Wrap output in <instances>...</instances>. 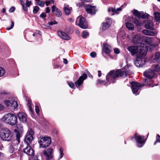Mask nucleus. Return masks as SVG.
Instances as JSON below:
<instances>
[{
	"mask_svg": "<svg viewBox=\"0 0 160 160\" xmlns=\"http://www.w3.org/2000/svg\"><path fill=\"white\" fill-rule=\"evenodd\" d=\"M132 73L127 66H125L124 68L121 70H118L116 71H111L106 76V79L109 84L115 82L116 78L120 76L123 77L131 75Z\"/></svg>",
	"mask_w": 160,
	"mask_h": 160,
	"instance_id": "nucleus-1",
	"label": "nucleus"
},
{
	"mask_svg": "<svg viewBox=\"0 0 160 160\" xmlns=\"http://www.w3.org/2000/svg\"><path fill=\"white\" fill-rule=\"evenodd\" d=\"M127 49L131 53L132 56L135 55L136 57H139L145 56L147 52L148 48L143 44L142 43L138 47L136 46H129Z\"/></svg>",
	"mask_w": 160,
	"mask_h": 160,
	"instance_id": "nucleus-2",
	"label": "nucleus"
},
{
	"mask_svg": "<svg viewBox=\"0 0 160 160\" xmlns=\"http://www.w3.org/2000/svg\"><path fill=\"white\" fill-rule=\"evenodd\" d=\"M2 120L9 124L14 126L17 122V118L15 115L9 113L5 114L2 118Z\"/></svg>",
	"mask_w": 160,
	"mask_h": 160,
	"instance_id": "nucleus-3",
	"label": "nucleus"
},
{
	"mask_svg": "<svg viewBox=\"0 0 160 160\" xmlns=\"http://www.w3.org/2000/svg\"><path fill=\"white\" fill-rule=\"evenodd\" d=\"M0 136L2 140L8 141L11 139L12 133L11 131L8 128H4L0 131Z\"/></svg>",
	"mask_w": 160,
	"mask_h": 160,
	"instance_id": "nucleus-4",
	"label": "nucleus"
},
{
	"mask_svg": "<svg viewBox=\"0 0 160 160\" xmlns=\"http://www.w3.org/2000/svg\"><path fill=\"white\" fill-rule=\"evenodd\" d=\"M40 147L45 148L51 143V139L49 137H43L38 141Z\"/></svg>",
	"mask_w": 160,
	"mask_h": 160,
	"instance_id": "nucleus-5",
	"label": "nucleus"
},
{
	"mask_svg": "<svg viewBox=\"0 0 160 160\" xmlns=\"http://www.w3.org/2000/svg\"><path fill=\"white\" fill-rule=\"evenodd\" d=\"M76 23L83 29H86L88 27V24L85 18L81 16H79L77 18Z\"/></svg>",
	"mask_w": 160,
	"mask_h": 160,
	"instance_id": "nucleus-6",
	"label": "nucleus"
},
{
	"mask_svg": "<svg viewBox=\"0 0 160 160\" xmlns=\"http://www.w3.org/2000/svg\"><path fill=\"white\" fill-rule=\"evenodd\" d=\"M6 105L9 108L12 109L16 108L18 107V103L15 99L11 98L4 101Z\"/></svg>",
	"mask_w": 160,
	"mask_h": 160,
	"instance_id": "nucleus-7",
	"label": "nucleus"
},
{
	"mask_svg": "<svg viewBox=\"0 0 160 160\" xmlns=\"http://www.w3.org/2000/svg\"><path fill=\"white\" fill-rule=\"evenodd\" d=\"M131 84L132 92L136 95L138 94V90L144 86L143 84H141L140 83L134 82H132Z\"/></svg>",
	"mask_w": 160,
	"mask_h": 160,
	"instance_id": "nucleus-8",
	"label": "nucleus"
},
{
	"mask_svg": "<svg viewBox=\"0 0 160 160\" xmlns=\"http://www.w3.org/2000/svg\"><path fill=\"white\" fill-rule=\"evenodd\" d=\"M34 134L33 131L31 129H29L26 133L25 138L24 142L27 144H29L31 143L33 140V135Z\"/></svg>",
	"mask_w": 160,
	"mask_h": 160,
	"instance_id": "nucleus-9",
	"label": "nucleus"
},
{
	"mask_svg": "<svg viewBox=\"0 0 160 160\" xmlns=\"http://www.w3.org/2000/svg\"><path fill=\"white\" fill-rule=\"evenodd\" d=\"M154 72L153 71L151 70H149L143 73L145 77L144 80L145 82H150L153 77Z\"/></svg>",
	"mask_w": 160,
	"mask_h": 160,
	"instance_id": "nucleus-10",
	"label": "nucleus"
},
{
	"mask_svg": "<svg viewBox=\"0 0 160 160\" xmlns=\"http://www.w3.org/2000/svg\"><path fill=\"white\" fill-rule=\"evenodd\" d=\"M145 56L136 57L137 59L134 61L135 65L137 67H142L145 63V59L144 58Z\"/></svg>",
	"mask_w": 160,
	"mask_h": 160,
	"instance_id": "nucleus-11",
	"label": "nucleus"
},
{
	"mask_svg": "<svg viewBox=\"0 0 160 160\" xmlns=\"http://www.w3.org/2000/svg\"><path fill=\"white\" fill-rule=\"evenodd\" d=\"M134 137L137 142V146L139 147L143 146L145 142L144 140L143 137H142L136 133L135 134Z\"/></svg>",
	"mask_w": 160,
	"mask_h": 160,
	"instance_id": "nucleus-12",
	"label": "nucleus"
},
{
	"mask_svg": "<svg viewBox=\"0 0 160 160\" xmlns=\"http://www.w3.org/2000/svg\"><path fill=\"white\" fill-rule=\"evenodd\" d=\"M87 77V75L86 74H83L75 82V84L77 87L81 86L83 83V81L86 79Z\"/></svg>",
	"mask_w": 160,
	"mask_h": 160,
	"instance_id": "nucleus-13",
	"label": "nucleus"
},
{
	"mask_svg": "<svg viewBox=\"0 0 160 160\" xmlns=\"http://www.w3.org/2000/svg\"><path fill=\"white\" fill-rule=\"evenodd\" d=\"M133 14L138 18H148V14L142 12H139L136 10H133Z\"/></svg>",
	"mask_w": 160,
	"mask_h": 160,
	"instance_id": "nucleus-14",
	"label": "nucleus"
},
{
	"mask_svg": "<svg viewBox=\"0 0 160 160\" xmlns=\"http://www.w3.org/2000/svg\"><path fill=\"white\" fill-rule=\"evenodd\" d=\"M23 152L27 155L31 156L34 154V151L29 144H27V147L23 149Z\"/></svg>",
	"mask_w": 160,
	"mask_h": 160,
	"instance_id": "nucleus-15",
	"label": "nucleus"
},
{
	"mask_svg": "<svg viewBox=\"0 0 160 160\" xmlns=\"http://www.w3.org/2000/svg\"><path fill=\"white\" fill-rule=\"evenodd\" d=\"M85 9L88 13L91 14H95L96 12L95 7L91 5H86L85 6Z\"/></svg>",
	"mask_w": 160,
	"mask_h": 160,
	"instance_id": "nucleus-16",
	"label": "nucleus"
},
{
	"mask_svg": "<svg viewBox=\"0 0 160 160\" xmlns=\"http://www.w3.org/2000/svg\"><path fill=\"white\" fill-rule=\"evenodd\" d=\"M44 154L46 156L47 160H50L53 157L52 148H48L46 151L44 152Z\"/></svg>",
	"mask_w": 160,
	"mask_h": 160,
	"instance_id": "nucleus-17",
	"label": "nucleus"
},
{
	"mask_svg": "<svg viewBox=\"0 0 160 160\" xmlns=\"http://www.w3.org/2000/svg\"><path fill=\"white\" fill-rule=\"evenodd\" d=\"M111 46L107 42H104L103 45L102 51L106 54L110 53L112 51Z\"/></svg>",
	"mask_w": 160,
	"mask_h": 160,
	"instance_id": "nucleus-18",
	"label": "nucleus"
},
{
	"mask_svg": "<svg viewBox=\"0 0 160 160\" xmlns=\"http://www.w3.org/2000/svg\"><path fill=\"white\" fill-rule=\"evenodd\" d=\"M122 6L121 7L117 8L116 9L113 8H110L108 9V12L110 13V14L112 15H113L115 14H118L119 11H121L122 9Z\"/></svg>",
	"mask_w": 160,
	"mask_h": 160,
	"instance_id": "nucleus-19",
	"label": "nucleus"
},
{
	"mask_svg": "<svg viewBox=\"0 0 160 160\" xmlns=\"http://www.w3.org/2000/svg\"><path fill=\"white\" fill-rule=\"evenodd\" d=\"M142 32L145 35L147 36H154L157 33V32L155 31L151 30L145 29L142 31Z\"/></svg>",
	"mask_w": 160,
	"mask_h": 160,
	"instance_id": "nucleus-20",
	"label": "nucleus"
},
{
	"mask_svg": "<svg viewBox=\"0 0 160 160\" xmlns=\"http://www.w3.org/2000/svg\"><path fill=\"white\" fill-rule=\"evenodd\" d=\"M18 117L21 122H24L26 121L27 117L25 113L23 112H19L18 114Z\"/></svg>",
	"mask_w": 160,
	"mask_h": 160,
	"instance_id": "nucleus-21",
	"label": "nucleus"
},
{
	"mask_svg": "<svg viewBox=\"0 0 160 160\" xmlns=\"http://www.w3.org/2000/svg\"><path fill=\"white\" fill-rule=\"evenodd\" d=\"M58 34L60 37L63 39L68 40L70 39V37L68 35L62 31H58Z\"/></svg>",
	"mask_w": 160,
	"mask_h": 160,
	"instance_id": "nucleus-22",
	"label": "nucleus"
},
{
	"mask_svg": "<svg viewBox=\"0 0 160 160\" xmlns=\"http://www.w3.org/2000/svg\"><path fill=\"white\" fill-rule=\"evenodd\" d=\"M52 11L58 17H60L62 15L61 11L58 8H56L54 6H53L52 7Z\"/></svg>",
	"mask_w": 160,
	"mask_h": 160,
	"instance_id": "nucleus-23",
	"label": "nucleus"
},
{
	"mask_svg": "<svg viewBox=\"0 0 160 160\" xmlns=\"http://www.w3.org/2000/svg\"><path fill=\"white\" fill-rule=\"evenodd\" d=\"M142 37L139 35H136L132 39V42L134 44L139 43L140 44L141 41L142 39Z\"/></svg>",
	"mask_w": 160,
	"mask_h": 160,
	"instance_id": "nucleus-24",
	"label": "nucleus"
},
{
	"mask_svg": "<svg viewBox=\"0 0 160 160\" xmlns=\"http://www.w3.org/2000/svg\"><path fill=\"white\" fill-rule=\"evenodd\" d=\"M145 28L148 29L153 30V23L152 21L150 20H147L145 22Z\"/></svg>",
	"mask_w": 160,
	"mask_h": 160,
	"instance_id": "nucleus-25",
	"label": "nucleus"
},
{
	"mask_svg": "<svg viewBox=\"0 0 160 160\" xmlns=\"http://www.w3.org/2000/svg\"><path fill=\"white\" fill-rule=\"evenodd\" d=\"M142 40L144 41L148 45H151L154 39L153 37H142Z\"/></svg>",
	"mask_w": 160,
	"mask_h": 160,
	"instance_id": "nucleus-26",
	"label": "nucleus"
},
{
	"mask_svg": "<svg viewBox=\"0 0 160 160\" xmlns=\"http://www.w3.org/2000/svg\"><path fill=\"white\" fill-rule=\"evenodd\" d=\"M153 59L156 62L160 64V52L155 53Z\"/></svg>",
	"mask_w": 160,
	"mask_h": 160,
	"instance_id": "nucleus-27",
	"label": "nucleus"
},
{
	"mask_svg": "<svg viewBox=\"0 0 160 160\" xmlns=\"http://www.w3.org/2000/svg\"><path fill=\"white\" fill-rule=\"evenodd\" d=\"M28 106L29 108V110L31 114H32L34 113V111L32 107V102L31 100H28Z\"/></svg>",
	"mask_w": 160,
	"mask_h": 160,
	"instance_id": "nucleus-28",
	"label": "nucleus"
},
{
	"mask_svg": "<svg viewBox=\"0 0 160 160\" xmlns=\"http://www.w3.org/2000/svg\"><path fill=\"white\" fill-rule=\"evenodd\" d=\"M154 15L156 21L157 22H159L160 21V13L157 12H155L154 13Z\"/></svg>",
	"mask_w": 160,
	"mask_h": 160,
	"instance_id": "nucleus-29",
	"label": "nucleus"
},
{
	"mask_svg": "<svg viewBox=\"0 0 160 160\" xmlns=\"http://www.w3.org/2000/svg\"><path fill=\"white\" fill-rule=\"evenodd\" d=\"M126 25L127 28L129 30H132L134 28L133 24L130 22H126Z\"/></svg>",
	"mask_w": 160,
	"mask_h": 160,
	"instance_id": "nucleus-30",
	"label": "nucleus"
},
{
	"mask_svg": "<svg viewBox=\"0 0 160 160\" xmlns=\"http://www.w3.org/2000/svg\"><path fill=\"white\" fill-rule=\"evenodd\" d=\"M64 10L66 15H69L70 13L71 10V8L68 6H65L64 8Z\"/></svg>",
	"mask_w": 160,
	"mask_h": 160,
	"instance_id": "nucleus-31",
	"label": "nucleus"
},
{
	"mask_svg": "<svg viewBox=\"0 0 160 160\" xmlns=\"http://www.w3.org/2000/svg\"><path fill=\"white\" fill-rule=\"evenodd\" d=\"M19 1L21 4L22 6L23 10L26 12H27L28 11V8H27V6L25 5L24 2L22 0H19Z\"/></svg>",
	"mask_w": 160,
	"mask_h": 160,
	"instance_id": "nucleus-32",
	"label": "nucleus"
},
{
	"mask_svg": "<svg viewBox=\"0 0 160 160\" xmlns=\"http://www.w3.org/2000/svg\"><path fill=\"white\" fill-rule=\"evenodd\" d=\"M16 140L18 142V144H19V143L20 142V138L21 137V135L19 132H18L16 133Z\"/></svg>",
	"mask_w": 160,
	"mask_h": 160,
	"instance_id": "nucleus-33",
	"label": "nucleus"
},
{
	"mask_svg": "<svg viewBox=\"0 0 160 160\" xmlns=\"http://www.w3.org/2000/svg\"><path fill=\"white\" fill-rule=\"evenodd\" d=\"M9 151L10 153H15V148L12 145H11L9 148Z\"/></svg>",
	"mask_w": 160,
	"mask_h": 160,
	"instance_id": "nucleus-34",
	"label": "nucleus"
},
{
	"mask_svg": "<svg viewBox=\"0 0 160 160\" xmlns=\"http://www.w3.org/2000/svg\"><path fill=\"white\" fill-rule=\"evenodd\" d=\"M110 26V23L107 24V23H102V30H105L106 29L108 28Z\"/></svg>",
	"mask_w": 160,
	"mask_h": 160,
	"instance_id": "nucleus-35",
	"label": "nucleus"
},
{
	"mask_svg": "<svg viewBox=\"0 0 160 160\" xmlns=\"http://www.w3.org/2000/svg\"><path fill=\"white\" fill-rule=\"evenodd\" d=\"M5 73V71L4 68L0 67V77H2L4 75Z\"/></svg>",
	"mask_w": 160,
	"mask_h": 160,
	"instance_id": "nucleus-36",
	"label": "nucleus"
},
{
	"mask_svg": "<svg viewBox=\"0 0 160 160\" xmlns=\"http://www.w3.org/2000/svg\"><path fill=\"white\" fill-rule=\"evenodd\" d=\"M60 155L59 158V159H60L62 158L64 154V153L63 152V151L62 148H60L59 150Z\"/></svg>",
	"mask_w": 160,
	"mask_h": 160,
	"instance_id": "nucleus-37",
	"label": "nucleus"
},
{
	"mask_svg": "<svg viewBox=\"0 0 160 160\" xmlns=\"http://www.w3.org/2000/svg\"><path fill=\"white\" fill-rule=\"evenodd\" d=\"M44 2L41 0L38 1L36 3V4L42 7L44 6Z\"/></svg>",
	"mask_w": 160,
	"mask_h": 160,
	"instance_id": "nucleus-38",
	"label": "nucleus"
},
{
	"mask_svg": "<svg viewBox=\"0 0 160 160\" xmlns=\"http://www.w3.org/2000/svg\"><path fill=\"white\" fill-rule=\"evenodd\" d=\"M39 8L38 6H35L34 7L33 9V12L34 13H36L39 10Z\"/></svg>",
	"mask_w": 160,
	"mask_h": 160,
	"instance_id": "nucleus-39",
	"label": "nucleus"
},
{
	"mask_svg": "<svg viewBox=\"0 0 160 160\" xmlns=\"http://www.w3.org/2000/svg\"><path fill=\"white\" fill-rule=\"evenodd\" d=\"M88 35V32L84 31L82 32V37L84 38H86V37Z\"/></svg>",
	"mask_w": 160,
	"mask_h": 160,
	"instance_id": "nucleus-40",
	"label": "nucleus"
},
{
	"mask_svg": "<svg viewBox=\"0 0 160 160\" xmlns=\"http://www.w3.org/2000/svg\"><path fill=\"white\" fill-rule=\"evenodd\" d=\"M11 24L10 27H7L6 28V29L7 30H9L12 29L14 26V22L11 20Z\"/></svg>",
	"mask_w": 160,
	"mask_h": 160,
	"instance_id": "nucleus-41",
	"label": "nucleus"
},
{
	"mask_svg": "<svg viewBox=\"0 0 160 160\" xmlns=\"http://www.w3.org/2000/svg\"><path fill=\"white\" fill-rule=\"evenodd\" d=\"M157 142H160V136L158 134L156 136V141L154 142V145H155Z\"/></svg>",
	"mask_w": 160,
	"mask_h": 160,
	"instance_id": "nucleus-42",
	"label": "nucleus"
},
{
	"mask_svg": "<svg viewBox=\"0 0 160 160\" xmlns=\"http://www.w3.org/2000/svg\"><path fill=\"white\" fill-rule=\"evenodd\" d=\"M32 4V2L31 1H29L28 0H26L25 5L27 6V8H28Z\"/></svg>",
	"mask_w": 160,
	"mask_h": 160,
	"instance_id": "nucleus-43",
	"label": "nucleus"
},
{
	"mask_svg": "<svg viewBox=\"0 0 160 160\" xmlns=\"http://www.w3.org/2000/svg\"><path fill=\"white\" fill-rule=\"evenodd\" d=\"M134 22L137 26H141V23L137 19H135L134 20Z\"/></svg>",
	"mask_w": 160,
	"mask_h": 160,
	"instance_id": "nucleus-44",
	"label": "nucleus"
},
{
	"mask_svg": "<svg viewBox=\"0 0 160 160\" xmlns=\"http://www.w3.org/2000/svg\"><path fill=\"white\" fill-rule=\"evenodd\" d=\"M35 110L36 113L38 115L39 114V106L37 105H35Z\"/></svg>",
	"mask_w": 160,
	"mask_h": 160,
	"instance_id": "nucleus-45",
	"label": "nucleus"
},
{
	"mask_svg": "<svg viewBox=\"0 0 160 160\" xmlns=\"http://www.w3.org/2000/svg\"><path fill=\"white\" fill-rule=\"evenodd\" d=\"M58 23V22L55 21H51L50 22H48V24L50 25H52L54 24H56Z\"/></svg>",
	"mask_w": 160,
	"mask_h": 160,
	"instance_id": "nucleus-46",
	"label": "nucleus"
},
{
	"mask_svg": "<svg viewBox=\"0 0 160 160\" xmlns=\"http://www.w3.org/2000/svg\"><path fill=\"white\" fill-rule=\"evenodd\" d=\"M106 20V23H107V24L108 25V24L110 23V26L112 23V21L111 19L110 18H107Z\"/></svg>",
	"mask_w": 160,
	"mask_h": 160,
	"instance_id": "nucleus-47",
	"label": "nucleus"
},
{
	"mask_svg": "<svg viewBox=\"0 0 160 160\" xmlns=\"http://www.w3.org/2000/svg\"><path fill=\"white\" fill-rule=\"evenodd\" d=\"M68 83L69 87L71 88H72L74 87V85L73 82H68Z\"/></svg>",
	"mask_w": 160,
	"mask_h": 160,
	"instance_id": "nucleus-48",
	"label": "nucleus"
},
{
	"mask_svg": "<svg viewBox=\"0 0 160 160\" xmlns=\"http://www.w3.org/2000/svg\"><path fill=\"white\" fill-rule=\"evenodd\" d=\"M90 56L92 58H95L96 56V53L94 52H92L90 53Z\"/></svg>",
	"mask_w": 160,
	"mask_h": 160,
	"instance_id": "nucleus-49",
	"label": "nucleus"
},
{
	"mask_svg": "<svg viewBox=\"0 0 160 160\" xmlns=\"http://www.w3.org/2000/svg\"><path fill=\"white\" fill-rule=\"evenodd\" d=\"M98 83L104 84V85H105L107 86V85H108V84H107V82L106 83H105L104 82V81H101V80H98Z\"/></svg>",
	"mask_w": 160,
	"mask_h": 160,
	"instance_id": "nucleus-50",
	"label": "nucleus"
},
{
	"mask_svg": "<svg viewBox=\"0 0 160 160\" xmlns=\"http://www.w3.org/2000/svg\"><path fill=\"white\" fill-rule=\"evenodd\" d=\"M15 10V8L13 7H12L10 8L9 11L10 12H12L14 11Z\"/></svg>",
	"mask_w": 160,
	"mask_h": 160,
	"instance_id": "nucleus-51",
	"label": "nucleus"
},
{
	"mask_svg": "<svg viewBox=\"0 0 160 160\" xmlns=\"http://www.w3.org/2000/svg\"><path fill=\"white\" fill-rule=\"evenodd\" d=\"M46 17V15L44 12H42L40 15V17L42 18H44Z\"/></svg>",
	"mask_w": 160,
	"mask_h": 160,
	"instance_id": "nucleus-52",
	"label": "nucleus"
},
{
	"mask_svg": "<svg viewBox=\"0 0 160 160\" xmlns=\"http://www.w3.org/2000/svg\"><path fill=\"white\" fill-rule=\"evenodd\" d=\"M114 52L117 54H119L120 53V51L118 48H116L114 49Z\"/></svg>",
	"mask_w": 160,
	"mask_h": 160,
	"instance_id": "nucleus-53",
	"label": "nucleus"
},
{
	"mask_svg": "<svg viewBox=\"0 0 160 160\" xmlns=\"http://www.w3.org/2000/svg\"><path fill=\"white\" fill-rule=\"evenodd\" d=\"M82 2H91L92 0H80Z\"/></svg>",
	"mask_w": 160,
	"mask_h": 160,
	"instance_id": "nucleus-54",
	"label": "nucleus"
},
{
	"mask_svg": "<svg viewBox=\"0 0 160 160\" xmlns=\"http://www.w3.org/2000/svg\"><path fill=\"white\" fill-rule=\"evenodd\" d=\"M46 13H49L50 12V10L49 8V7H47L46 8Z\"/></svg>",
	"mask_w": 160,
	"mask_h": 160,
	"instance_id": "nucleus-55",
	"label": "nucleus"
},
{
	"mask_svg": "<svg viewBox=\"0 0 160 160\" xmlns=\"http://www.w3.org/2000/svg\"><path fill=\"white\" fill-rule=\"evenodd\" d=\"M52 2H50V1H46L45 2V3L47 6H48Z\"/></svg>",
	"mask_w": 160,
	"mask_h": 160,
	"instance_id": "nucleus-56",
	"label": "nucleus"
},
{
	"mask_svg": "<svg viewBox=\"0 0 160 160\" xmlns=\"http://www.w3.org/2000/svg\"><path fill=\"white\" fill-rule=\"evenodd\" d=\"M86 72L87 73L88 75V77H92V75H91V74L88 72V71H86Z\"/></svg>",
	"mask_w": 160,
	"mask_h": 160,
	"instance_id": "nucleus-57",
	"label": "nucleus"
},
{
	"mask_svg": "<svg viewBox=\"0 0 160 160\" xmlns=\"http://www.w3.org/2000/svg\"><path fill=\"white\" fill-rule=\"evenodd\" d=\"M98 76L100 77L101 76V74H102L101 71H98Z\"/></svg>",
	"mask_w": 160,
	"mask_h": 160,
	"instance_id": "nucleus-58",
	"label": "nucleus"
},
{
	"mask_svg": "<svg viewBox=\"0 0 160 160\" xmlns=\"http://www.w3.org/2000/svg\"><path fill=\"white\" fill-rule=\"evenodd\" d=\"M63 62L65 64H67L68 63V61L66 59L64 58L63 59Z\"/></svg>",
	"mask_w": 160,
	"mask_h": 160,
	"instance_id": "nucleus-59",
	"label": "nucleus"
},
{
	"mask_svg": "<svg viewBox=\"0 0 160 160\" xmlns=\"http://www.w3.org/2000/svg\"><path fill=\"white\" fill-rule=\"evenodd\" d=\"M3 106L1 104H0V111L3 109Z\"/></svg>",
	"mask_w": 160,
	"mask_h": 160,
	"instance_id": "nucleus-60",
	"label": "nucleus"
},
{
	"mask_svg": "<svg viewBox=\"0 0 160 160\" xmlns=\"http://www.w3.org/2000/svg\"><path fill=\"white\" fill-rule=\"evenodd\" d=\"M6 12V9L5 8H3L2 9V12L3 13H5Z\"/></svg>",
	"mask_w": 160,
	"mask_h": 160,
	"instance_id": "nucleus-61",
	"label": "nucleus"
},
{
	"mask_svg": "<svg viewBox=\"0 0 160 160\" xmlns=\"http://www.w3.org/2000/svg\"><path fill=\"white\" fill-rule=\"evenodd\" d=\"M50 2H52V3L53 4L54 3V0H50Z\"/></svg>",
	"mask_w": 160,
	"mask_h": 160,
	"instance_id": "nucleus-62",
	"label": "nucleus"
},
{
	"mask_svg": "<svg viewBox=\"0 0 160 160\" xmlns=\"http://www.w3.org/2000/svg\"><path fill=\"white\" fill-rule=\"evenodd\" d=\"M35 33H34V34H33V36H35Z\"/></svg>",
	"mask_w": 160,
	"mask_h": 160,
	"instance_id": "nucleus-63",
	"label": "nucleus"
},
{
	"mask_svg": "<svg viewBox=\"0 0 160 160\" xmlns=\"http://www.w3.org/2000/svg\"><path fill=\"white\" fill-rule=\"evenodd\" d=\"M36 1L38 2L39 1H40V0H35Z\"/></svg>",
	"mask_w": 160,
	"mask_h": 160,
	"instance_id": "nucleus-64",
	"label": "nucleus"
}]
</instances>
